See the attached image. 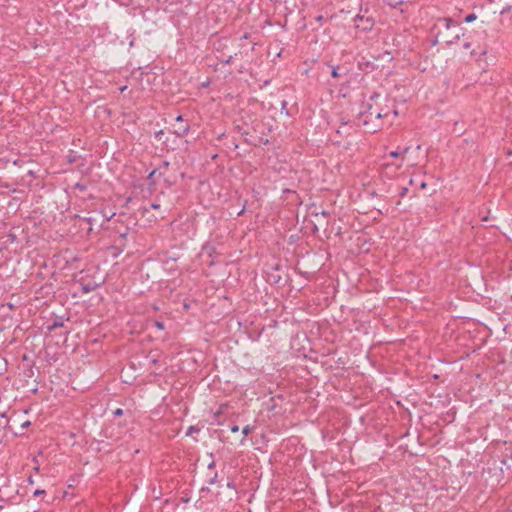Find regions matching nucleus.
<instances>
[{"label":"nucleus","mask_w":512,"mask_h":512,"mask_svg":"<svg viewBox=\"0 0 512 512\" xmlns=\"http://www.w3.org/2000/svg\"><path fill=\"white\" fill-rule=\"evenodd\" d=\"M407 192H408V188H406V187L402 188V191L400 192V196L404 197L407 194Z\"/></svg>","instance_id":"obj_22"},{"label":"nucleus","mask_w":512,"mask_h":512,"mask_svg":"<svg viewBox=\"0 0 512 512\" xmlns=\"http://www.w3.org/2000/svg\"><path fill=\"white\" fill-rule=\"evenodd\" d=\"M114 416L116 417H119V416H122L123 415V410L121 408H117L114 412H113Z\"/></svg>","instance_id":"obj_17"},{"label":"nucleus","mask_w":512,"mask_h":512,"mask_svg":"<svg viewBox=\"0 0 512 512\" xmlns=\"http://www.w3.org/2000/svg\"><path fill=\"white\" fill-rule=\"evenodd\" d=\"M214 467H215V463H214V462H211V463L208 465V468H209V469H212V468H214Z\"/></svg>","instance_id":"obj_28"},{"label":"nucleus","mask_w":512,"mask_h":512,"mask_svg":"<svg viewBox=\"0 0 512 512\" xmlns=\"http://www.w3.org/2000/svg\"><path fill=\"white\" fill-rule=\"evenodd\" d=\"M151 207H152L153 209H158V208L160 207V205H159V204H156V203H152V204H151Z\"/></svg>","instance_id":"obj_27"},{"label":"nucleus","mask_w":512,"mask_h":512,"mask_svg":"<svg viewBox=\"0 0 512 512\" xmlns=\"http://www.w3.org/2000/svg\"><path fill=\"white\" fill-rule=\"evenodd\" d=\"M486 54H487V49L486 48H483L480 51H476V50H472L471 51V55L474 56V57H476V56L481 57V56H484ZM477 60L480 61V58H477Z\"/></svg>","instance_id":"obj_9"},{"label":"nucleus","mask_w":512,"mask_h":512,"mask_svg":"<svg viewBox=\"0 0 512 512\" xmlns=\"http://www.w3.org/2000/svg\"><path fill=\"white\" fill-rule=\"evenodd\" d=\"M168 167H169V162L168 161H163L162 165L159 166L158 168H161V172L163 174L168 169Z\"/></svg>","instance_id":"obj_13"},{"label":"nucleus","mask_w":512,"mask_h":512,"mask_svg":"<svg viewBox=\"0 0 512 512\" xmlns=\"http://www.w3.org/2000/svg\"><path fill=\"white\" fill-rule=\"evenodd\" d=\"M93 289H94V287L89 286V285H84L83 286V291L86 292V293L92 291Z\"/></svg>","instance_id":"obj_19"},{"label":"nucleus","mask_w":512,"mask_h":512,"mask_svg":"<svg viewBox=\"0 0 512 512\" xmlns=\"http://www.w3.org/2000/svg\"><path fill=\"white\" fill-rule=\"evenodd\" d=\"M176 122H183V117L181 115L177 116Z\"/></svg>","instance_id":"obj_26"},{"label":"nucleus","mask_w":512,"mask_h":512,"mask_svg":"<svg viewBox=\"0 0 512 512\" xmlns=\"http://www.w3.org/2000/svg\"><path fill=\"white\" fill-rule=\"evenodd\" d=\"M189 130H190V126L188 124H186V125H182V126H179L178 128H176L173 133L177 137H183L188 134Z\"/></svg>","instance_id":"obj_4"},{"label":"nucleus","mask_w":512,"mask_h":512,"mask_svg":"<svg viewBox=\"0 0 512 512\" xmlns=\"http://www.w3.org/2000/svg\"><path fill=\"white\" fill-rule=\"evenodd\" d=\"M379 97V94H374L373 96H371L370 100H374L375 98H378Z\"/></svg>","instance_id":"obj_29"},{"label":"nucleus","mask_w":512,"mask_h":512,"mask_svg":"<svg viewBox=\"0 0 512 512\" xmlns=\"http://www.w3.org/2000/svg\"><path fill=\"white\" fill-rule=\"evenodd\" d=\"M463 46H464L465 49H469L471 47V43L470 42H465Z\"/></svg>","instance_id":"obj_25"},{"label":"nucleus","mask_w":512,"mask_h":512,"mask_svg":"<svg viewBox=\"0 0 512 512\" xmlns=\"http://www.w3.org/2000/svg\"><path fill=\"white\" fill-rule=\"evenodd\" d=\"M252 431V427L250 425H246L243 429H242V433L244 436H248Z\"/></svg>","instance_id":"obj_12"},{"label":"nucleus","mask_w":512,"mask_h":512,"mask_svg":"<svg viewBox=\"0 0 512 512\" xmlns=\"http://www.w3.org/2000/svg\"><path fill=\"white\" fill-rule=\"evenodd\" d=\"M217 478H218V474L215 473L214 476L209 479L208 483L210 485L216 484L217 483Z\"/></svg>","instance_id":"obj_15"},{"label":"nucleus","mask_w":512,"mask_h":512,"mask_svg":"<svg viewBox=\"0 0 512 512\" xmlns=\"http://www.w3.org/2000/svg\"><path fill=\"white\" fill-rule=\"evenodd\" d=\"M201 491H209L208 488H202Z\"/></svg>","instance_id":"obj_33"},{"label":"nucleus","mask_w":512,"mask_h":512,"mask_svg":"<svg viewBox=\"0 0 512 512\" xmlns=\"http://www.w3.org/2000/svg\"><path fill=\"white\" fill-rule=\"evenodd\" d=\"M510 10H511V6H505V7L501 10L500 14H501V15H504L505 13H508Z\"/></svg>","instance_id":"obj_18"},{"label":"nucleus","mask_w":512,"mask_h":512,"mask_svg":"<svg viewBox=\"0 0 512 512\" xmlns=\"http://www.w3.org/2000/svg\"><path fill=\"white\" fill-rule=\"evenodd\" d=\"M232 60V56H229V58L225 61L226 64H229Z\"/></svg>","instance_id":"obj_30"},{"label":"nucleus","mask_w":512,"mask_h":512,"mask_svg":"<svg viewBox=\"0 0 512 512\" xmlns=\"http://www.w3.org/2000/svg\"><path fill=\"white\" fill-rule=\"evenodd\" d=\"M355 26L357 28H361L364 31H368L373 27V21L370 18H366L364 20L363 16L357 15L354 19Z\"/></svg>","instance_id":"obj_3"},{"label":"nucleus","mask_w":512,"mask_h":512,"mask_svg":"<svg viewBox=\"0 0 512 512\" xmlns=\"http://www.w3.org/2000/svg\"><path fill=\"white\" fill-rule=\"evenodd\" d=\"M501 462L503 463V465L506 466V468L508 470H512V455H510V457H508L507 453L504 454Z\"/></svg>","instance_id":"obj_8"},{"label":"nucleus","mask_w":512,"mask_h":512,"mask_svg":"<svg viewBox=\"0 0 512 512\" xmlns=\"http://www.w3.org/2000/svg\"><path fill=\"white\" fill-rule=\"evenodd\" d=\"M322 215H324V216H328V215H329V213H328V212H326V211H323V212H322Z\"/></svg>","instance_id":"obj_32"},{"label":"nucleus","mask_w":512,"mask_h":512,"mask_svg":"<svg viewBox=\"0 0 512 512\" xmlns=\"http://www.w3.org/2000/svg\"><path fill=\"white\" fill-rule=\"evenodd\" d=\"M64 325L63 319L61 317L56 318L51 325L48 326L49 331H53L56 328L62 327Z\"/></svg>","instance_id":"obj_6"},{"label":"nucleus","mask_w":512,"mask_h":512,"mask_svg":"<svg viewBox=\"0 0 512 512\" xmlns=\"http://www.w3.org/2000/svg\"><path fill=\"white\" fill-rule=\"evenodd\" d=\"M155 326H156L159 330H163V329H164V323H163V322L156 321V322H155Z\"/></svg>","instance_id":"obj_20"},{"label":"nucleus","mask_w":512,"mask_h":512,"mask_svg":"<svg viewBox=\"0 0 512 512\" xmlns=\"http://www.w3.org/2000/svg\"><path fill=\"white\" fill-rule=\"evenodd\" d=\"M236 129H237V130H238V132H239L240 134H242V135H248V134H249V131H248V130L244 129L243 127H241V126H239V125H237V126H236Z\"/></svg>","instance_id":"obj_14"},{"label":"nucleus","mask_w":512,"mask_h":512,"mask_svg":"<svg viewBox=\"0 0 512 512\" xmlns=\"http://www.w3.org/2000/svg\"><path fill=\"white\" fill-rule=\"evenodd\" d=\"M432 32L435 35L433 44L453 45L459 41L461 36H464V29L457 21L449 17L438 18L433 25Z\"/></svg>","instance_id":"obj_1"},{"label":"nucleus","mask_w":512,"mask_h":512,"mask_svg":"<svg viewBox=\"0 0 512 512\" xmlns=\"http://www.w3.org/2000/svg\"><path fill=\"white\" fill-rule=\"evenodd\" d=\"M227 487H229V488H233V487H234V485H233V483H232V482H228V483H227Z\"/></svg>","instance_id":"obj_31"},{"label":"nucleus","mask_w":512,"mask_h":512,"mask_svg":"<svg viewBox=\"0 0 512 512\" xmlns=\"http://www.w3.org/2000/svg\"><path fill=\"white\" fill-rule=\"evenodd\" d=\"M42 494H45V490H40V489H37L35 490L34 492V496H40Z\"/></svg>","instance_id":"obj_21"},{"label":"nucleus","mask_w":512,"mask_h":512,"mask_svg":"<svg viewBox=\"0 0 512 512\" xmlns=\"http://www.w3.org/2000/svg\"><path fill=\"white\" fill-rule=\"evenodd\" d=\"M231 432L233 433H236L239 431V427L237 425H233L231 428H230Z\"/></svg>","instance_id":"obj_23"},{"label":"nucleus","mask_w":512,"mask_h":512,"mask_svg":"<svg viewBox=\"0 0 512 512\" xmlns=\"http://www.w3.org/2000/svg\"><path fill=\"white\" fill-rule=\"evenodd\" d=\"M324 20V17L322 15H319L316 17V21L322 22Z\"/></svg>","instance_id":"obj_24"},{"label":"nucleus","mask_w":512,"mask_h":512,"mask_svg":"<svg viewBox=\"0 0 512 512\" xmlns=\"http://www.w3.org/2000/svg\"><path fill=\"white\" fill-rule=\"evenodd\" d=\"M477 18L476 14L474 13H471V14H468L466 17H465V22L467 23H470L472 21H474L475 19Z\"/></svg>","instance_id":"obj_11"},{"label":"nucleus","mask_w":512,"mask_h":512,"mask_svg":"<svg viewBox=\"0 0 512 512\" xmlns=\"http://www.w3.org/2000/svg\"><path fill=\"white\" fill-rule=\"evenodd\" d=\"M157 173H158L159 175H162L161 168H156V169L152 170V171L149 173V175H148L147 179H148V181H149V183H150V184H155V182H156L155 177H156Z\"/></svg>","instance_id":"obj_5"},{"label":"nucleus","mask_w":512,"mask_h":512,"mask_svg":"<svg viewBox=\"0 0 512 512\" xmlns=\"http://www.w3.org/2000/svg\"><path fill=\"white\" fill-rule=\"evenodd\" d=\"M198 431H199V429H198V428H196L195 426H190V427L188 428V430H187V435H191L192 433H194V432H198Z\"/></svg>","instance_id":"obj_16"},{"label":"nucleus","mask_w":512,"mask_h":512,"mask_svg":"<svg viewBox=\"0 0 512 512\" xmlns=\"http://www.w3.org/2000/svg\"><path fill=\"white\" fill-rule=\"evenodd\" d=\"M339 69H340L339 66H332L331 76L333 78L337 79L341 76Z\"/></svg>","instance_id":"obj_10"},{"label":"nucleus","mask_w":512,"mask_h":512,"mask_svg":"<svg viewBox=\"0 0 512 512\" xmlns=\"http://www.w3.org/2000/svg\"><path fill=\"white\" fill-rule=\"evenodd\" d=\"M409 149H410V147H405L402 151H399V150L392 151L389 153V156L392 158H398L400 156L403 157L408 153Z\"/></svg>","instance_id":"obj_7"},{"label":"nucleus","mask_w":512,"mask_h":512,"mask_svg":"<svg viewBox=\"0 0 512 512\" xmlns=\"http://www.w3.org/2000/svg\"><path fill=\"white\" fill-rule=\"evenodd\" d=\"M506 450H509L511 452L512 447H506Z\"/></svg>","instance_id":"obj_34"},{"label":"nucleus","mask_w":512,"mask_h":512,"mask_svg":"<svg viewBox=\"0 0 512 512\" xmlns=\"http://www.w3.org/2000/svg\"><path fill=\"white\" fill-rule=\"evenodd\" d=\"M364 107L365 109L361 111L359 115V125L364 126L367 132L375 133L382 127L379 122L380 119L388 117L389 112H384L382 109H378L370 103L365 104Z\"/></svg>","instance_id":"obj_2"}]
</instances>
